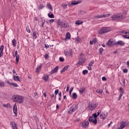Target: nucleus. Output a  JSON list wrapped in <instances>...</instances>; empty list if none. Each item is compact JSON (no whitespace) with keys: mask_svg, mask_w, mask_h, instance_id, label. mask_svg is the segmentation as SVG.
Instances as JSON below:
<instances>
[{"mask_svg":"<svg viewBox=\"0 0 129 129\" xmlns=\"http://www.w3.org/2000/svg\"><path fill=\"white\" fill-rule=\"evenodd\" d=\"M13 79L15 80V81H19V82H21L22 81V80L20 79V76H13Z\"/></svg>","mask_w":129,"mask_h":129,"instance_id":"nucleus-17","label":"nucleus"},{"mask_svg":"<svg viewBox=\"0 0 129 129\" xmlns=\"http://www.w3.org/2000/svg\"><path fill=\"white\" fill-rule=\"evenodd\" d=\"M107 116V114H104V113H102L100 115V118H102V119H104V118H105Z\"/></svg>","mask_w":129,"mask_h":129,"instance_id":"nucleus-22","label":"nucleus"},{"mask_svg":"<svg viewBox=\"0 0 129 129\" xmlns=\"http://www.w3.org/2000/svg\"><path fill=\"white\" fill-rule=\"evenodd\" d=\"M12 45L13 46V47L17 46V40H16V39H14L12 40Z\"/></svg>","mask_w":129,"mask_h":129,"instance_id":"nucleus-27","label":"nucleus"},{"mask_svg":"<svg viewBox=\"0 0 129 129\" xmlns=\"http://www.w3.org/2000/svg\"><path fill=\"white\" fill-rule=\"evenodd\" d=\"M81 39L79 38V37H78L76 38V41H78V42H79V41H80Z\"/></svg>","mask_w":129,"mask_h":129,"instance_id":"nucleus-62","label":"nucleus"},{"mask_svg":"<svg viewBox=\"0 0 129 129\" xmlns=\"http://www.w3.org/2000/svg\"><path fill=\"white\" fill-rule=\"evenodd\" d=\"M46 7L47 9H49V10L53 11V9L52 8V5H51L50 4H47L46 5Z\"/></svg>","mask_w":129,"mask_h":129,"instance_id":"nucleus-32","label":"nucleus"},{"mask_svg":"<svg viewBox=\"0 0 129 129\" xmlns=\"http://www.w3.org/2000/svg\"><path fill=\"white\" fill-rule=\"evenodd\" d=\"M128 124H129L128 121L126 120L122 121L120 123L119 129L124 128L125 126H127V125H128Z\"/></svg>","mask_w":129,"mask_h":129,"instance_id":"nucleus-4","label":"nucleus"},{"mask_svg":"<svg viewBox=\"0 0 129 129\" xmlns=\"http://www.w3.org/2000/svg\"><path fill=\"white\" fill-rule=\"evenodd\" d=\"M111 19L112 21H122V20L125 19V15L121 13L115 14L111 16Z\"/></svg>","mask_w":129,"mask_h":129,"instance_id":"nucleus-2","label":"nucleus"},{"mask_svg":"<svg viewBox=\"0 0 129 129\" xmlns=\"http://www.w3.org/2000/svg\"><path fill=\"white\" fill-rule=\"evenodd\" d=\"M64 54L66 56H71V57H72V54H73L72 49H70L69 50H65Z\"/></svg>","mask_w":129,"mask_h":129,"instance_id":"nucleus-10","label":"nucleus"},{"mask_svg":"<svg viewBox=\"0 0 129 129\" xmlns=\"http://www.w3.org/2000/svg\"><path fill=\"white\" fill-rule=\"evenodd\" d=\"M33 39H36V38H37V33L35 31L33 32Z\"/></svg>","mask_w":129,"mask_h":129,"instance_id":"nucleus-40","label":"nucleus"},{"mask_svg":"<svg viewBox=\"0 0 129 129\" xmlns=\"http://www.w3.org/2000/svg\"><path fill=\"white\" fill-rule=\"evenodd\" d=\"M41 68H42V63H40L39 66H38L37 67V69L36 70V72L38 73V72H40V70H41Z\"/></svg>","mask_w":129,"mask_h":129,"instance_id":"nucleus-24","label":"nucleus"},{"mask_svg":"<svg viewBox=\"0 0 129 129\" xmlns=\"http://www.w3.org/2000/svg\"><path fill=\"white\" fill-rule=\"evenodd\" d=\"M76 109H77V105L74 104L70 108V110L68 112L69 113H72V112H74Z\"/></svg>","mask_w":129,"mask_h":129,"instance_id":"nucleus-7","label":"nucleus"},{"mask_svg":"<svg viewBox=\"0 0 129 129\" xmlns=\"http://www.w3.org/2000/svg\"><path fill=\"white\" fill-rule=\"evenodd\" d=\"M121 81L123 83V85H124V86L125 85V79H122L121 80Z\"/></svg>","mask_w":129,"mask_h":129,"instance_id":"nucleus-46","label":"nucleus"},{"mask_svg":"<svg viewBox=\"0 0 129 129\" xmlns=\"http://www.w3.org/2000/svg\"><path fill=\"white\" fill-rule=\"evenodd\" d=\"M123 72L124 73H127V69H123Z\"/></svg>","mask_w":129,"mask_h":129,"instance_id":"nucleus-58","label":"nucleus"},{"mask_svg":"<svg viewBox=\"0 0 129 129\" xmlns=\"http://www.w3.org/2000/svg\"><path fill=\"white\" fill-rule=\"evenodd\" d=\"M106 44L108 46H115V42L112 39H109Z\"/></svg>","mask_w":129,"mask_h":129,"instance_id":"nucleus-9","label":"nucleus"},{"mask_svg":"<svg viewBox=\"0 0 129 129\" xmlns=\"http://www.w3.org/2000/svg\"><path fill=\"white\" fill-rule=\"evenodd\" d=\"M89 124V122L88 121H85L82 122V126L83 127H85V128H86L87 126H88V125Z\"/></svg>","mask_w":129,"mask_h":129,"instance_id":"nucleus-13","label":"nucleus"},{"mask_svg":"<svg viewBox=\"0 0 129 129\" xmlns=\"http://www.w3.org/2000/svg\"><path fill=\"white\" fill-rule=\"evenodd\" d=\"M94 62L93 61H91L90 63H89V66L91 67L92 65H93V63Z\"/></svg>","mask_w":129,"mask_h":129,"instance_id":"nucleus-48","label":"nucleus"},{"mask_svg":"<svg viewBox=\"0 0 129 129\" xmlns=\"http://www.w3.org/2000/svg\"><path fill=\"white\" fill-rule=\"evenodd\" d=\"M108 32H110V29L109 28L103 27L98 31V33L101 34H105V33H108Z\"/></svg>","mask_w":129,"mask_h":129,"instance_id":"nucleus-5","label":"nucleus"},{"mask_svg":"<svg viewBox=\"0 0 129 129\" xmlns=\"http://www.w3.org/2000/svg\"><path fill=\"white\" fill-rule=\"evenodd\" d=\"M43 8H44V5H42V4H40L39 8H38V9L39 10H42V9H43Z\"/></svg>","mask_w":129,"mask_h":129,"instance_id":"nucleus-45","label":"nucleus"},{"mask_svg":"<svg viewBox=\"0 0 129 129\" xmlns=\"http://www.w3.org/2000/svg\"><path fill=\"white\" fill-rule=\"evenodd\" d=\"M6 86V84L5 82L0 81V87H5Z\"/></svg>","mask_w":129,"mask_h":129,"instance_id":"nucleus-35","label":"nucleus"},{"mask_svg":"<svg viewBox=\"0 0 129 129\" xmlns=\"http://www.w3.org/2000/svg\"><path fill=\"white\" fill-rule=\"evenodd\" d=\"M3 106L4 107H7V108L9 107V108H11V104H10V103L4 104Z\"/></svg>","mask_w":129,"mask_h":129,"instance_id":"nucleus-36","label":"nucleus"},{"mask_svg":"<svg viewBox=\"0 0 129 129\" xmlns=\"http://www.w3.org/2000/svg\"><path fill=\"white\" fill-rule=\"evenodd\" d=\"M82 73L84 75H85V74H87V73H88V71L87 70H83Z\"/></svg>","mask_w":129,"mask_h":129,"instance_id":"nucleus-41","label":"nucleus"},{"mask_svg":"<svg viewBox=\"0 0 129 129\" xmlns=\"http://www.w3.org/2000/svg\"><path fill=\"white\" fill-rule=\"evenodd\" d=\"M58 92H59V90H58V89L55 90V91L54 92V93H55V95H57L58 94Z\"/></svg>","mask_w":129,"mask_h":129,"instance_id":"nucleus-53","label":"nucleus"},{"mask_svg":"<svg viewBox=\"0 0 129 129\" xmlns=\"http://www.w3.org/2000/svg\"><path fill=\"white\" fill-rule=\"evenodd\" d=\"M92 41H93V43H94V44H95V43L97 42V39H96V38H94Z\"/></svg>","mask_w":129,"mask_h":129,"instance_id":"nucleus-50","label":"nucleus"},{"mask_svg":"<svg viewBox=\"0 0 129 129\" xmlns=\"http://www.w3.org/2000/svg\"><path fill=\"white\" fill-rule=\"evenodd\" d=\"M43 79L44 81L46 82L48 81V79H49V76L48 75H44L43 77Z\"/></svg>","mask_w":129,"mask_h":129,"instance_id":"nucleus-26","label":"nucleus"},{"mask_svg":"<svg viewBox=\"0 0 129 129\" xmlns=\"http://www.w3.org/2000/svg\"><path fill=\"white\" fill-rule=\"evenodd\" d=\"M63 23V21L62 20H60V19L58 20L56 22L57 26H59L60 28L62 27Z\"/></svg>","mask_w":129,"mask_h":129,"instance_id":"nucleus-20","label":"nucleus"},{"mask_svg":"<svg viewBox=\"0 0 129 129\" xmlns=\"http://www.w3.org/2000/svg\"><path fill=\"white\" fill-rule=\"evenodd\" d=\"M122 34H128L129 35V31L127 32H124V31H122Z\"/></svg>","mask_w":129,"mask_h":129,"instance_id":"nucleus-55","label":"nucleus"},{"mask_svg":"<svg viewBox=\"0 0 129 129\" xmlns=\"http://www.w3.org/2000/svg\"><path fill=\"white\" fill-rule=\"evenodd\" d=\"M93 44H94L93 41L92 40H90V45H93Z\"/></svg>","mask_w":129,"mask_h":129,"instance_id":"nucleus-61","label":"nucleus"},{"mask_svg":"<svg viewBox=\"0 0 129 129\" xmlns=\"http://www.w3.org/2000/svg\"><path fill=\"white\" fill-rule=\"evenodd\" d=\"M96 91L97 93H99V94H101V93H102L103 92L102 89H98L96 90Z\"/></svg>","mask_w":129,"mask_h":129,"instance_id":"nucleus-33","label":"nucleus"},{"mask_svg":"<svg viewBox=\"0 0 129 129\" xmlns=\"http://www.w3.org/2000/svg\"><path fill=\"white\" fill-rule=\"evenodd\" d=\"M115 46H124V43L122 41L119 40L115 43Z\"/></svg>","mask_w":129,"mask_h":129,"instance_id":"nucleus-14","label":"nucleus"},{"mask_svg":"<svg viewBox=\"0 0 129 129\" xmlns=\"http://www.w3.org/2000/svg\"><path fill=\"white\" fill-rule=\"evenodd\" d=\"M119 91H120L119 97L118 98V100L119 101L120 100V99L121 98V96L123 95V89H122L121 87H120L119 89Z\"/></svg>","mask_w":129,"mask_h":129,"instance_id":"nucleus-12","label":"nucleus"},{"mask_svg":"<svg viewBox=\"0 0 129 129\" xmlns=\"http://www.w3.org/2000/svg\"><path fill=\"white\" fill-rule=\"evenodd\" d=\"M11 84V85H13L14 86V87H18L19 86L18 85V84L17 83H11L10 84Z\"/></svg>","mask_w":129,"mask_h":129,"instance_id":"nucleus-42","label":"nucleus"},{"mask_svg":"<svg viewBox=\"0 0 129 129\" xmlns=\"http://www.w3.org/2000/svg\"><path fill=\"white\" fill-rule=\"evenodd\" d=\"M93 18L94 19H102V15H95Z\"/></svg>","mask_w":129,"mask_h":129,"instance_id":"nucleus-31","label":"nucleus"},{"mask_svg":"<svg viewBox=\"0 0 129 129\" xmlns=\"http://www.w3.org/2000/svg\"><path fill=\"white\" fill-rule=\"evenodd\" d=\"M110 16V14H106L102 15V18H107Z\"/></svg>","mask_w":129,"mask_h":129,"instance_id":"nucleus-37","label":"nucleus"},{"mask_svg":"<svg viewBox=\"0 0 129 129\" xmlns=\"http://www.w3.org/2000/svg\"><path fill=\"white\" fill-rule=\"evenodd\" d=\"M103 51V48L101 47L99 49V52L100 53L102 54V51Z\"/></svg>","mask_w":129,"mask_h":129,"instance_id":"nucleus-44","label":"nucleus"},{"mask_svg":"<svg viewBox=\"0 0 129 129\" xmlns=\"http://www.w3.org/2000/svg\"><path fill=\"white\" fill-rule=\"evenodd\" d=\"M70 87V86H69V85H68L67 86V90H66L67 92H68V91H69Z\"/></svg>","mask_w":129,"mask_h":129,"instance_id":"nucleus-52","label":"nucleus"},{"mask_svg":"<svg viewBox=\"0 0 129 129\" xmlns=\"http://www.w3.org/2000/svg\"><path fill=\"white\" fill-rule=\"evenodd\" d=\"M71 97L73 99H76L77 98V94L76 93H74L72 94Z\"/></svg>","mask_w":129,"mask_h":129,"instance_id":"nucleus-29","label":"nucleus"},{"mask_svg":"<svg viewBox=\"0 0 129 129\" xmlns=\"http://www.w3.org/2000/svg\"><path fill=\"white\" fill-rule=\"evenodd\" d=\"M96 106H97V104H96V103L95 102H90L89 103V109L90 110H93L94 109H95V108L96 107Z\"/></svg>","mask_w":129,"mask_h":129,"instance_id":"nucleus-6","label":"nucleus"},{"mask_svg":"<svg viewBox=\"0 0 129 129\" xmlns=\"http://www.w3.org/2000/svg\"><path fill=\"white\" fill-rule=\"evenodd\" d=\"M59 61H60V62H63V61H64V58L63 57H59Z\"/></svg>","mask_w":129,"mask_h":129,"instance_id":"nucleus-54","label":"nucleus"},{"mask_svg":"<svg viewBox=\"0 0 129 129\" xmlns=\"http://www.w3.org/2000/svg\"><path fill=\"white\" fill-rule=\"evenodd\" d=\"M48 18H50V19L55 18L53 14H48Z\"/></svg>","mask_w":129,"mask_h":129,"instance_id":"nucleus-39","label":"nucleus"},{"mask_svg":"<svg viewBox=\"0 0 129 129\" xmlns=\"http://www.w3.org/2000/svg\"><path fill=\"white\" fill-rule=\"evenodd\" d=\"M70 38H71V35L70 34V33L68 32L67 33H66V38H63V40L64 41H66L67 40H69V39H70Z\"/></svg>","mask_w":129,"mask_h":129,"instance_id":"nucleus-18","label":"nucleus"},{"mask_svg":"<svg viewBox=\"0 0 129 129\" xmlns=\"http://www.w3.org/2000/svg\"><path fill=\"white\" fill-rule=\"evenodd\" d=\"M102 80L103 81H106V78L105 77H103Z\"/></svg>","mask_w":129,"mask_h":129,"instance_id":"nucleus-57","label":"nucleus"},{"mask_svg":"<svg viewBox=\"0 0 129 129\" xmlns=\"http://www.w3.org/2000/svg\"><path fill=\"white\" fill-rule=\"evenodd\" d=\"M44 57L45 59H47V58H49V54L48 53H46L44 55Z\"/></svg>","mask_w":129,"mask_h":129,"instance_id":"nucleus-49","label":"nucleus"},{"mask_svg":"<svg viewBox=\"0 0 129 129\" xmlns=\"http://www.w3.org/2000/svg\"><path fill=\"white\" fill-rule=\"evenodd\" d=\"M5 47L3 45H1L0 46V57H3V55H4L3 52H4V48Z\"/></svg>","mask_w":129,"mask_h":129,"instance_id":"nucleus-16","label":"nucleus"},{"mask_svg":"<svg viewBox=\"0 0 129 129\" xmlns=\"http://www.w3.org/2000/svg\"><path fill=\"white\" fill-rule=\"evenodd\" d=\"M82 23H83V22L81 21L80 20H78V21H76V25H81V24H82Z\"/></svg>","mask_w":129,"mask_h":129,"instance_id":"nucleus-38","label":"nucleus"},{"mask_svg":"<svg viewBox=\"0 0 129 129\" xmlns=\"http://www.w3.org/2000/svg\"><path fill=\"white\" fill-rule=\"evenodd\" d=\"M93 116V117H95V118H96V117H97V114H96V113H94L92 114Z\"/></svg>","mask_w":129,"mask_h":129,"instance_id":"nucleus-51","label":"nucleus"},{"mask_svg":"<svg viewBox=\"0 0 129 129\" xmlns=\"http://www.w3.org/2000/svg\"><path fill=\"white\" fill-rule=\"evenodd\" d=\"M101 113V110H99L97 112V116H98V115H99L100 114V113Z\"/></svg>","mask_w":129,"mask_h":129,"instance_id":"nucleus-56","label":"nucleus"},{"mask_svg":"<svg viewBox=\"0 0 129 129\" xmlns=\"http://www.w3.org/2000/svg\"><path fill=\"white\" fill-rule=\"evenodd\" d=\"M123 38H124V39H127V38L129 37V34L128 35H122Z\"/></svg>","mask_w":129,"mask_h":129,"instance_id":"nucleus-47","label":"nucleus"},{"mask_svg":"<svg viewBox=\"0 0 129 129\" xmlns=\"http://www.w3.org/2000/svg\"><path fill=\"white\" fill-rule=\"evenodd\" d=\"M69 66H65L64 68L60 71V72L62 73V72H64L66 70H68Z\"/></svg>","mask_w":129,"mask_h":129,"instance_id":"nucleus-30","label":"nucleus"},{"mask_svg":"<svg viewBox=\"0 0 129 129\" xmlns=\"http://www.w3.org/2000/svg\"><path fill=\"white\" fill-rule=\"evenodd\" d=\"M50 96L53 101V103H55L56 102V97H55L54 98H53V97H54L53 94L51 95Z\"/></svg>","mask_w":129,"mask_h":129,"instance_id":"nucleus-34","label":"nucleus"},{"mask_svg":"<svg viewBox=\"0 0 129 129\" xmlns=\"http://www.w3.org/2000/svg\"><path fill=\"white\" fill-rule=\"evenodd\" d=\"M45 48H49V45H48V44H45Z\"/></svg>","mask_w":129,"mask_h":129,"instance_id":"nucleus-63","label":"nucleus"},{"mask_svg":"<svg viewBox=\"0 0 129 129\" xmlns=\"http://www.w3.org/2000/svg\"><path fill=\"white\" fill-rule=\"evenodd\" d=\"M79 61L78 64L79 65H82L84 64L85 62H86V58H85V55L83 53H81L80 55L78 56Z\"/></svg>","mask_w":129,"mask_h":129,"instance_id":"nucleus-3","label":"nucleus"},{"mask_svg":"<svg viewBox=\"0 0 129 129\" xmlns=\"http://www.w3.org/2000/svg\"><path fill=\"white\" fill-rule=\"evenodd\" d=\"M80 3H81V2H80V1H73L72 2V5L75 6V5H78V4H80Z\"/></svg>","mask_w":129,"mask_h":129,"instance_id":"nucleus-28","label":"nucleus"},{"mask_svg":"<svg viewBox=\"0 0 129 129\" xmlns=\"http://www.w3.org/2000/svg\"><path fill=\"white\" fill-rule=\"evenodd\" d=\"M13 112L15 113V116H17L18 115V107L17 106V103H15L13 107Z\"/></svg>","mask_w":129,"mask_h":129,"instance_id":"nucleus-11","label":"nucleus"},{"mask_svg":"<svg viewBox=\"0 0 129 129\" xmlns=\"http://www.w3.org/2000/svg\"><path fill=\"white\" fill-rule=\"evenodd\" d=\"M44 25H45V20L42 21V25H41L42 28H43L44 27Z\"/></svg>","mask_w":129,"mask_h":129,"instance_id":"nucleus-60","label":"nucleus"},{"mask_svg":"<svg viewBox=\"0 0 129 129\" xmlns=\"http://www.w3.org/2000/svg\"><path fill=\"white\" fill-rule=\"evenodd\" d=\"M88 70H92V69L91 68V67L89 66L88 67Z\"/></svg>","mask_w":129,"mask_h":129,"instance_id":"nucleus-64","label":"nucleus"},{"mask_svg":"<svg viewBox=\"0 0 129 129\" xmlns=\"http://www.w3.org/2000/svg\"><path fill=\"white\" fill-rule=\"evenodd\" d=\"M12 101L13 102H16L19 104H22V103L24 102V97L23 96L14 95L12 97Z\"/></svg>","mask_w":129,"mask_h":129,"instance_id":"nucleus-1","label":"nucleus"},{"mask_svg":"<svg viewBox=\"0 0 129 129\" xmlns=\"http://www.w3.org/2000/svg\"><path fill=\"white\" fill-rule=\"evenodd\" d=\"M58 69H59V67L57 66L53 70H51V72L52 74L54 73H56V72L58 71Z\"/></svg>","mask_w":129,"mask_h":129,"instance_id":"nucleus-23","label":"nucleus"},{"mask_svg":"<svg viewBox=\"0 0 129 129\" xmlns=\"http://www.w3.org/2000/svg\"><path fill=\"white\" fill-rule=\"evenodd\" d=\"M11 126L12 128L13 129H16L17 128V125H16V123H15V122L12 121L11 122Z\"/></svg>","mask_w":129,"mask_h":129,"instance_id":"nucleus-25","label":"nucleus"},{"mask_svg":"<svg viewBox=\"0 0 129 129\" xmlns=\"http://www.w3.org/2000/svg\"><path fill=\"white\" fill-rule=\"evenodd\" d=\"M61 28H69V23L66 21H63Z\"/></svg>","mask_w":129,"mask_h":129,"instance_id":"nucleus-15","label":"nucleus"},{"mask_svg":"<svg viewBox=\"0 0 129 129\" xmlns=\"http://www.w3.org/2000/svg\"><path fill=\"white\" fill-rule=\"evenodd\" d=\"M79 92L81 94L84 93V92H85V87H82L80 88V89L79 90Z\"/></svg>","mask_w":129,"mask_h":129,"instance_id":"nucleus-21","label":"nucleus"},{"mask_svg":"<svg viewBox=\"0 0 129 129\" xmlns=\"http://www.w3.org/2000/svg\"><path fill=\"white\" fill-rule=\"evenodd\" d=\"M89 121L91 122H93L94 124H96V123H97V119L95 118V117H94L93 116H90L89 118Z\"/></svg>","mask_w":129,"mask_h":129,"instance_id":"nucleus-8","label":"nucleus"},{"mask_svg":"<svg viewBox=\"0 0 129 129\" xmlns=\"http://www.w3.org/2000/svg\"><path fill=\"white\" fill-rule=\"evenodd\" d=\"M26 30L27 33H31V30H30V27L29 26L27 27Z\"/></svg>","mask_w":129,"mask_h":129,"instance_id":"nucleus-43","label":"nucleus"},{"mask_svg":"<svg viewBox=\"0 0 129 129\" xmlns=\"http://www.w3.org/2000/svg\"><path fill=\"white\" fill-rule=\"evenodd\" d=\"M13 56L16 57V64H18L19 63V60L20 59V55L18 54V53H15V55H13Z\"/></svg>","mask_w":129,"mask_h":129,"instance_id":"nucleus-19","label":"nucleus"},{"mask_svg":"<svg viewBox=\"0 0 129 129\" xmlns=\"http://www.w3.org/2000/svg\"><path fill=\"white\" fill-rule=\"evenodd\" d=\"M55 20H54V19H50V20H49V23L51 24V23H54V21Z\"/></svg>","mask_w":129,"mask_h":129,"instance_id":"nucleus-59","label":"nucleus"}]
</instances>
